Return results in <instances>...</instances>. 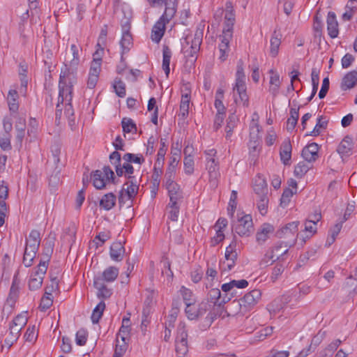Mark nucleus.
Here are the masks:
<instances>
[{"mask_svg":"<svg viewBox=\"0 0 357 357\" xmlns=\"http://www.w3.org/2000/svg\"><path fill=\"white\" fill-rule=\"evenodd\" d=\"M79 47L75 44L71 45V54L66 56L64 66L61 70L59 82L61 84L76 83L77 67L79 64Z\"/></svg>","mask_w":357,"mask_h":357,"instance_id":"obj_1","label":"nucleus"},{"mask_svg":"<svg viewBox=\"0 0 357 357\" xmlns=\"http://www.w3.org/2000/svg\"><path fill=\"white\" fill-rule=\"evenodd\" d=\"M202 39L203 29L197 28L194 35H187L182 42V50L186 58V63L190 66L194 65L197 61Z\"/></svg>","mask_w":357,"mask_h":357,"instance_id":"obj_2","label":"nucleus"},{"mask_svg":"<svg viewBox=\"0 0 357 357\" xmlns=\"http://www.w3.org/2000/svg\"><path fill=\"white\" fill-rule=\"evenodd\" d=\"M298 221H294L287 224L281 229L277 231V236L282 238H287L284 242V250L282 253H287L289 248L294 245L297 240L300 239V234H297L298 230Z\"/></svg>","mask_w":357,"mask_h":357,"instance_id":"obj_3","label":"nucleus"},{"mask_svg":"<svg viewBox=\"0 0 357 357\" xmlns=\"http://www.w3.org/2000/svg\"><path fill=\"white\" fill-rule=\"evenodd\" d=\"M51 155L49 156L48 165L54 168L53 174L50 178V185L53 187L56 186L59 182V174L61 167L60 163V155L61 153V146L59 143H54L51 146Z\"/></svg>","mask_w":357,"mask_h":357,"instance_id":"obj_4","label":"nucleus"},{"mask_svg":"<svg viewBox=\"0 0 357 357\" xmlns=\"http://www.w3.org/2000/svg\"><path fill=\"white\" fill-rule=\"evenodd\" d=\"M139 181L133 176H128V181L123 185L119 195V204L122 206L128 201L132 199L137 195L139 190Z\"/></svg>","mask_w":357,"mask_h":357,"instance_id":"obj_5","label":"nucleus"},{"mask_svg":"<svg viewBox=\"0 0 357 357\" xmlns=\"http://www.w3.org/2000/svg\"><path fill=\"white\" fill-rule=\"evenodd\" d=\"M74 84L68 83L61 84L59 82V96L61 98V102H65L64 114L70 121H74L72 119L74 116V109L71 104Z\"/></svg>","mask_w":357,"mask_h":357,"instance_id":"obj_6","label":"nucleus"},{"mask_svg":"<svg viewBox=\"0 0 357 357\" xmlns=\"http://www.w3.org/2000/svg\"><path fill=\"white\" fill-rule=\"evenodd\" d=\"M91 178L93 186L98 190L103 189L107 182L116 183L114 172L109 166H104L102 170H96L92 172Z\"/></svg>","mask_w":357,"mask_h":357,"instance_id":"obj_7","label":"nucleus"},{"mask_svg":"<svg viewBox=\"0 0 357 357\" xmlns=\"http://www.w3.org/2000/svg\"><path fill=\"white\" fill-rule=\"evenodd\" d=\"M187 338L188 333L185 328V324L183 322H180L177 328L175 344L177 357H185L188 351Z\"/></svg>","mask_w":357,"mask_h":357,"instance_id":"obj_8","label":"nucleus"},{"mask_svg":"<svg viewBox=\"0 0 357 357\" xmlns=\"http://www.w3.org/2000/svg\"><path fill=\"white\" fill-rule=\"evenodd\" d=\"M236 246V243L233 241L226 248L225 260L220 263V269L222 274L231 271L234 267L238 258Z\"/></svg>","mask_w":357,"mask_h":357,"instance_id":"obj_9","label":"nucleus"},{"mask_svg":"<svg viewBox=\"0 0 357 357\" xmlns=\"http://www.w3.org/2000/svg\"><path fill=\"white\" fill-rule=\"evenodd\" d=\"M261 293L259 289H253L247 293L238 301L240 311L245 313L251 310L260 300Z\"/></svg>","mask_w":357,"mask_h":357,"instance_id":"obj_10","label":"nucleus"},{"mask_svg":"<svg viewBox=\"0 0 357 357\" xmlns=\"http://www.w3.org/2000/svg\"><path fill=\"white\" fill-rule=\"evenodd\" d=\"M47 270L45 261H40L36 271L31 275L29 280V288L31 291L37 290L42 286L44 276Z\"/></svg>","mask_w":357,"mask_h":357,"instance_id":"obj_11","label":"nucleus"},{"mask_svg":"<svg viewBox=\"0 0 357 357\" xmlns=\"http://www.w3.org/2000/svg\"><path fill=\"white\" fill-rule=\"evenodd\" d=\"M224 18V28L222 34L227 35V37L231 36H233V28L236 20L233 5L230 1L227 2L225 4V13Z\"/></svg>","mask_w":357,"mask_h":357,"instance_id":"obj_12","label":"nucleus"},{"mask_svg":"<svg viewBox=\"0 0 357 357\" xmlns=\"http://www.w3.org/2000/svg\"><path fill=\"white\" fill-rule=\"evenodd\" d=\"M235 232L241 236H249L253 231V223L251 215H245L238 220L234 226Z\"/></svg>","mask_w":357,"mask_h":357,"instance_id":"obj_13","label":"nucleus"},{"mask_svg":"<svg viewBox=\"0 0 357 357\" xmlns=\"http://www.w3.org/2000/svg\"><path fill=\"white\" fill-rule=\"evenodd\" d=\"M122 37L120 45L122 49V54L127 53L132 45V37L130 32V24L127 20L125 23L122 24Z\"/></svg>","mask_w":357,"mask_h":357,"instance_id":"obj_14","label":"nucleus"},{"mask_svg":"<svg viewBox=\"0 0 357 357\" xmlns=\"http://www.w3.org/2000/svg\"><path fill=\"white\" fill-rule=\"evenodd\" d=\"M231 297L227 294H221V291L218 288H212L208 293V300L213 303L214 307H220L222 305L229 302Z\"/></svg>","mask_w":357,"mask_h":357,"instance_id":"obj_15","label":"nucleus"},{"mask_svg":"<svg viewBox=\"0 0 357 357\" xmlns=\"http://www.w3.org/2000/svg\"><path fill=\"white\" fill-rule=\"evenodd\" d=\"M234 91H236L239 96V99L235 98V102L238 103H242L243 106L248 107L249 99L246 93L245 82H236L235 86H234Z\"/></svg>","mask_w":357,"mask_h":357,"instance_id":"obj_16","label":"nucleus"},{"mask_svg":"<svg viewBox=\"0 0 357 357\" xmlns=\"http://www.w3.org/2000/svg\"><path fill=\"white\" fill-rule=\"evenodd\" d=\"M327 30L329 36L331 38H335L339 34L338 22L336 19V15L333 12H328L327 16Z\"/></svg>","mask_w":357,"mask_h":357,"instance_id":"obj_17","label":"nucleus"},{"mask_svg":"<svg viewBox=\"0 0 357 357\" xmlns=\"http://www.w3.org/2000/svg\"><path fill=\"white\" fill-rule=\"evenodd\" d=\"M40 241L41 238L39 231L33 229L26 239L25 248L38 251L40 245Z\"/></svg>","mask_w":357,"mask_h":357,"instance_id":"obj_18","label":"nucleus"},{"mask_svg":"<svg viewBox=\"0 0 357 357\" xmlns=\"http://www.w3.org/2000/svg\"><path fill=\"white\" fill-rule=\"evenodd\" d=\"M291 150L292 146L289 139H285L281 144L280 151V159L284 165H288L290 164V160L291 158Z\"/></svg>","mask_w":357,"mask_h":357,"instance_id":"obj_19","label":"nucleus"},{"mask_svg":"<svg viewBox=\"0 0 357 357\" xmlns=\"http://www.w3.org/2000/svg\"><path fill=\"white\" fill-rule=\"evenodd\" d=\"M274 231L273 225L268 223L263 224L256 234V240L259 244H263Z\"/></svg>","mask_w":357,"mask_h":357,"instance_id":"obj_20","label":"nucleus"},{"mask_svg":"<svg viewBox=\"0 0 357 357\" xmlns=\"http://www.w3.org/2000/svg\"><path fill=\"white\" fill-rule=\"evenodd\" d=\"M318 144L313 142L306 146L302 151V156L308 162H314L318 158Z\"/></svg>","mask_w":357,"mask_h":357,"instance_id":"obj_21","label":"nucleus"},{"mask_svg":"<svg viewBox=\"0 0 357 357\" xmlns=\"http://www.w3.org/2000/svg\"><path fill=\"white\" fill-rule=\"evenodd\" d=\"M304 230L300 234V240L301 241V245L305 243V242L310 239L314 234L317 233V224L312 221L305 220Z\"/></svg>","mask_w":357,"mask_h":357,"instance_id":"obj_22","label":"nucleus"},{"mask_svg":"<svg viewBox=\"0 0 357 357\" xmlns=\"http://www.w3.org/2000/svg\"><path fill=\"white\" fill-rule=\"evenodd\" d=\"M357 84V71L352 70L347 73L342 78L341 82V89L347 91L354 88Z\"/></svg>","mask_w":357,"mask_h":357,"instance_id":"obj_23","label":"nucleus"},{"mask_svg":"<svg viewBox=\"0 0 357 357\" xmlns=\"http://www.w3.org/2000/svg\"><path fill=\"white\" fill-rule=\"evenodd\" d=\"M166 24L162 20H158L153 25L151 31V40L153 42L158 43L161 40L165 31Z\"/></svg>","mask_w":357,"mask_h":357,"instance_id":"obj_24","label":"nucleus"},{"mask_svg":"<svg viewBox=\"0 0 357 357\" xmlns=\"http://www.w3.org/2000/svg\"><path fill=\"white\" fill-rule=\"evenodd\" d=\"M353 147L352 138L349 136H346L341 141L339 146H337V151L341 155L342 158L344 156H348L351 154Z\"/></svg>","mask_w":357,"mask_h":357,"instance_id":"obj_25","label":"nucleus"},{"mask_svg":"<svg viewBox=\"0 0 357 357\" xmlns=\"http://www.w3.org/2000/svg\"><path fill=\"white\" fill-rule=\"evenodd\" d=\"M124 253L125 248L121 242H114L110 246L109 255L112 260L121 261Z\"/></svg>","mask_w":357,"mask_h":357,"instance_id":"obj_26","label":"nucleus"},{"mask_svg":"<svg viewBox=\"0 0 357 357\" xmlns=\"http://www.w3.org/2000/svg\"><path fill=\"white\" fill-rule=\"evenodd\" d=\"M166 7L164 13L159 20H162L165 23H168L174 16L176 11L177 0H169L168 3H165Z\"/></svg>","mask_w":357,"mask_h":357,"instance_id":"obj_27","label":"nucleus"},{"mask_svg":"<svg viewBox=\"0 0 357 357\" xmlns=\"http://www.w3.org/2000/svg\"><path fill=\"white\" fill-rule=\"evenodd\" d=\"M172 185H170L166 188L168 191L169 202H171V204H176V203H179L182 201L183 195L180 186L178 184Z\"/></svg>","mask_w":357,"mask_h":357,"instance_id":"obj_28","label":"nucleus"},{"mask_svg":"<svg viewBox=\"0 0 357 357\" xmlns=\"http://www.w3.org/2000/svg\"><path fill=\"white\" fill-rule=\"evenodd\" d=\"M253 190L257 197L268 195V188L266 180L261 176L255 178L254 181Z\"/></svg>","mask_w":357,"mask_h":357,"instance_id":"obj_29","label":"nucleus"},{"mask_svg":"<svg viewBox=\"0 0 357 357\" xmlns=\"http://www.w3.org/2000/svg\"><path fill=\"white\" fill-rule=\"evenodd\" d=\"M93 285L98 289V297L109 298L112 294V290L107 287L102 279H94Z\"/></svg>","mask_w":357,"mask_h":357,"instance_id":"obj_30","label":"nucleus"},{"mask_svg":"<svg viewBox=\"0 0 357 357\" xmlns=\"http://www.w3.org/2000/svg\"><path fill=\"white\" fill-rule=\"evenodd\" d=\"M221 43L219 45V51L220 55L219 59L221 61H225L227 57V53L229 50V44L232 38V36L227 37V35L222 34L220 36Z\"/></svg>","mask_w":357,"mask_h":357,"instance_id":"obj_31","label":"nucleus"},{"mask_svg":"<svg viewBox=\"0 0 357 357\" xmlns=\"http://www.w3.org/2000/svg\"><path fill=\"white\" fill-rule=\"evenodd\" d=\"M119 275V268L115 266L107 268L102 274V276L95 278L94 279H102V282H114Z\"/></svg>","mask_w":357,"mask_h":357,"instance_id":"obj_32","label":"nucleus"},{"mask_svg":"<svg viewBox=\"0 0 357 357\" xmlns=\"http://www.w3.org/2000/svg\"><path fill=\"white\" fill-rule=\"evenodd\" d=\"M19 282L14 279L12 282V285L10 289L8 296L6 299V305L12 307L16 302L19 296Z\"/></svg>","mask_w":357,"mask_h":357,"instance_id":"obj_33","label":"nucleus"},{"mask_svg":"<svg viewBox=\"0 0 357 357\" xmlns=\"http://www.w3.org/2000/svg\"><path fill=\"white\" fill-rule=\"evenodd\" d=\"M116 201V197L114 193L105 194L100 201V206L106 211H109L115 206Z\"/></svg>","mask_w":357,"mask_h":357,"instance_id":"obj_34","label":"nucleus"},{"mask_svg":"<svg viewBox=\"0 0 357 357\" xmlns=\"http://www.w3.org/2000/svg\"><path fill=\"white\" fill-rule=\"evenodd\" d=\"M172 51L168 46L164 45L162 50V69L165 73L166 77H168L170 72L169 63L172 57Z\"/></svg>","mask_w":357,"mask_h":357,"instance_id":"obj_35","label":"nucleus"},{"mask_svg":"<svg viewBox=\"0 0 357 357\" xmlns=\"http://www.w3.org/2000/svg\"><path fill=\"white\" fill-rule=\"evenodd\" d=\"M312 167L311 162H308L305 160L299 162L294 168V175L296 177L302 178Z\"/></svg>","mask_w":357,"mask_h":357,"instance_id":"obj_36","label":"nucleus"},{"mask_svg":"<svg viewBox=\"0 0 357 357\" xmlns=\"http://www.w3.org/2000/svg\"><path fill=\"white\" fill-rule=\"evenodd\" d=\"M20 331H21L15 326L10 325L8 335L4 340L5 344L8 346V348H10L14 342L17 341L20 336Z\"/></svg>","mask_w":357,"mask_h":357,"instance_id":"obj_37","label":"nucleus"},{"mask_svg":"<svg viewBox=\"0 0 357 357\" xmlns=\"http://www.w3.org/2000/svg\"><path fill=\"white\" fill-rule=\"evenodd\" d=\"M18 93L16 90H10L8 94V103L9 109L11 112H16L19 108V104L17 102Z\"/></svg>","mask_w":357,"mask_h":357,"instance_id":"obj_38","label":"nucleus"},{"mask_svg":"<svg viewBox=\"0 0 357 357\" xmlns=\"http://www.w3.org/2000/svg\"><path fill=\"white\" fill-rule=\"evenodd\" d=\"M105 309V303L104 301H100L93 309L91 319L93 324H98L99 320L102 316L103 312Z\"/></svg>","mask_w":357,"mask_h":357,"instance_id":"obj_39","label":"nucleus"},{"mask_svg":"<svg viewBox=\"0 0 357 357\" xmlns=\"http://www.w3.org/2000/svg\"><path fill=\"white\" fill-rule=\"evenodd\" d=\"M190 100V95L188 93L182 95L180 104V113L178 115L181 116L183 119H185L188 115Z\"/></svg>","mask_w":357,"mask_h":357,"instance_id":"obj_40","label":"nucleus"},{"mask_svg":"<svg viewBox=\"0 0 357 357\" xmlns=\"http://www.w3.org/2000/svg\"><path fill=\"white\" fill-rule=\"evenodd\" d=\"M280 43L281 40L279 34L274 31L271 38L270 54L272 56L275 57L278 55Z\"/></svg>","mask_w":357,"mask_h":357,"instance_id":"obj_41","label":"nucleus"},{"mask_svg":"<svg viewBox=\"0 0 357 357\" xmlns=\"http://www.w3.org/2000/svg\"><path fill=\"white\" fill-rule=\"evenodd\" d=\"M181 293L183 296V301L187 306L193 305L196 303V298L189 289L182 287L181 289Z\"/></svg>","mask_w":357,"mask_h":357,"instance_id":"obj_42","label":"nucleus"},{"mask_svg":"<svg viewBox=\"0 0 357 357\" xmlns=\"http://www.w3.org/2000/svg\"><path fill=\"white\" fill-rule=\"evenodd\" d=\"M328 121L323 116H320L317 119V122L313 130L308 135L311 136H318L321 133V129H326L327 127Z\"/></svg>","mask_w":357,"mask_h":357,"instance_id":"obj_43","label":"nucleus"},{"mask_svg":"<svg viewBox=\"0 0 357 357\" xmlns=\"http://www.w3.org/2000/svg\"><path fill=\"white\" fill-rule=\"evenodd\" d=\"M116 347L113 357H123L128 349V342L116 339Z\"/></svg>","mask_w":357,"mask_h":357,"instance_id":"obj_44","label":"nucleus"},{"mask_svg":"<svg viewBox=\"0 0 357 357\" xmlns=\"http://www.w3.org/2000/svg\"><path fill=\"white\" fill-rule=\"evenodd\" d=\"M37 252L38 251H34L33 250L24 249L22 262L26 267H30L32 266Z\"/></svg>","mask_w":357,"mask_h":357,"instance_id":"obj_45","label":"nucleus"},{"mask_svg":"<svg viewBox=\"0 0 357 357\" xmlns=\"http://www.w3.org/2000/svg\"><path fill=\"white\" fill-rule=\"evenodd\" d=\"M123 131L126 133L136 132L137 126L132 119L130 118H123L121 121Z\"/></svg>","mask_w":357,"mask_h":357,"instance_id":"obj_46","label":"nucleus"},{"mask_svg":"<svg viewBox=\"0 0 357 357\" xmlns=\"http://www.w3.org/2000/svg\"><path fill=\"white\" fill-rule=\"evenodd\" d=\"M206 169L208 171L210 177L215 178L218 169V162L215 158H207Z\"/></svg>","mask_w":357,"mask_h":357,"instance_id":"obj_47","label":"nucleus"},{"mask_svg":"<svg viewBox=\"0 0 357 357\" xmlns=\"http://www.w3.org/2000/svg\"><path fill=\"white\" fill-rule=\"evenodd\" d=\"M237 121V118L234 114L229 116L227 121V126L225 127L226 138L229 139L232 135L233 129L235 128Z\"/></svg>","mask_w":357,"mask_h":357,"instance_id":"obj_48","label":"nucleus"},{"mask_svg":"<svg viewBox=\"0 0 357 357\" xmlns=\"http://www.w3.org/2000/svg\"><path fill=\"white\" fill-rule=\"evenodd\" d=\"M123 159L128 162H134L142 165L145 160L141 154L126 153L123 156Z\"/></svg>","mask_w":357,"mask_h":357,"instance_id":"obj_49","label":"nucleus"},{"mask_svg":"<svg viewBox=\"0 0 357 357\" xmlns=\"http://www.w3.org/2000/svg\"><path fill=\"white\" fill-rule=\"evenodd\" d=\"M257 208L261 215H265L267 213V208L268 204V198L267 195L257 197Z\"/></svg>","mask_w":357,"mask_h":357,"instance_id":"obj_50","label":"nucleus"},{"mask_svg":"<svg viewBox=\"0 0 357 357\" xmlns=\"http://www.w3.org/2000/svg\"><path fill=\"white\" fill-rule=\"evenodd\" d=\"M284 250V242L283 241L278 242L273 248L272 256L271 257V258L273 259L274 257H275V259H280L281 257L286 254L282 253Z\"/></svg>","mask_w":357,"mask_h":357,"instance_id":"obj_51","label":"nucleus"},{"mask_svg":"<svg viewBox=\"0 0 357 357\" xmlns=\"http://www.w3.org/2000/svg\"><path fill=\"white\" fill-rule=\"evenodd\" d=\"M184 172L188 175H191L194 172V160L192 156L184 157L183 160Z\"/></svg>","mask_w":357,"mask_h":357,"instance_id":"obj_52","label":"nucleus"},{"mask_svg":"<svg viewBox=\"0 0 357 357\" xmlns=\"http://www.w3.org/2000/svg\"><path fill=\"white\" fill-rule=\"evenodd\" d=\"M87 337H88L87 331L84 328L79 329L76 333V335H75L76 344L79 346L84 345L86 342Z\"/></svg>","mask_w":357,"mask_h":357,"instance_id":"obj_53","label":"nucleus"},{"mask_svg":"<svg viewBox=\"0 0 357 357\" xmlns=\"http://www.w3.org/2000/svg\"><path fill=\"white\" fill-rule=\"evenodd\" d=\"M51 296L52 294L50 293L47 291L45 293L40 303V308L41 310L45 311L52 305V299Z\"/></svg>","mask_w":357,"mask_h":357,"instance_id":"obj_54","label":"nucleus"},{"mask_svg":"<svg viewBox=\"0 0 357 357\" xmlns=\"http://www.w3.org/2000/svg\"><path fill=\"white\" fill-rule=\"evenodd\" d=\"M168 208H169L168 218L172 221H177L180 208L178 203L171 204V202H169Z\"/></svg>","mask_w":357,"mask_h":357,"instance_id":"obj_55","label":"nucleus"},{"mask_svg":"<svg viewBox=\"0 0 357 357\" xmlns=\"http://www.w3.org/2000/svg\"><path fill=\"white\" fill-rule=\"evenodd\" d=\"M27 322V318L25 315L19 314L13 320L12 324H10L13 326H15L20 331L22 328L26 325Z\"/></svg>","mask_w":357,"mask_h":357,"instance_id":"obj_56","label":"nucleus"},{"mask_svg":"<svg viewBox=\"0 0 357 357\" xmlns=\"http://www.w3.org/2000/svg\"><path fill=\"white\" fill-rule=\"evenodd\" d=\"M176 170L167 168L165 172V186L166 188L173 185L172 184H177L174 182Z\"/></svg>","mask_w":357,"mask_h":357,"instance_id":"obj_57","label":"nucleus"},{"mask_svg":"<svg viewBox=\"0 0 357 357\" xmlns=\"http://www.w3.org/2000/svg\"><path fill=\"white\" fill-rule=\"evenodd\" d=\"M114 88L115 93L119 97L123 98L126 96V86L121 80H116Z\"/></svg>","mask_w":357,"mask_h":357,"instance_id":"obj_58","label":"nucleus"},{"mask_svg":"<svg viewBox=\"0 0 357 357\" xmlns=\"http://www.w3.org/2000/svg\"><path fill=\"white\" fill-rule=\"evenodd\" d=\"M342 227V222H338L336 225H335L333 227V228L331 229L330 231H331V238H328L327 240V243H328L329 245L335 241V238L340 233Z\"/></svg>","mask_w":357,"mask_h":357,"instance_id":"obj_59","label":"nucleus"},{"mask_svg":"<svg viewBox=\"0 0 357 357\" xmlns=\"http://www.w3.org/2000/svg\"><path fill=\"white\" fill-rule=\"evenodd\" d=\"M294 192L292 190L289 188H286L282 195L281 199H280V205L283 207H285L290 202L291 197L294 195Z\"/></svg>","mask_w":357,"mask_h":357,"instance_id":"obj_60","label":"nucleus"},{"mask_svg":"<svg viewBox=\"0 0 357 357\" xmlns=\"http://www.w3.org/2000/svg\"><path fill=\"white\" fill-rule=\"evenodd\" d=\"M250 68L252 71V79L255 82H258L259 79V65L257 63V59H254L251 65H250Z\"/></svg>","mask_w":357,"mask_h":357,"instance_id":"obj_61","label":"nucleus"},{"mask_svg":"<svg viewBox=\"0 0 357 357\" xmlns=\"http://www.w3.org/2000/svg\"><path fill=\"white\" fill-rule=\"evenodd\" d=\"M319 72L316 68H312L311 73L312 90L314 93H317L319 83Z\"/></svg>","mask_w":357,"mask_h":357,"instance_id":"obj_62","label":"nucleus"},{"mask_svg":"<svg viewBox=\"0 0 357 357\" xmlns=\"http://www.w3.org/2000/svg\"><path fill=\"white\" fill-rule=\"evenodd\" d=\"M26 341L32 342L37 338L36 328L35 326L29 327L24 334Z\"/></svg>","mask_w":357,"mask_h":357,"instance_id":"obj_63","label":"nucleus"},{"mask_svg":"<svg viewBox=\"0 0 357 357\" xmlns=\"http://www.w3.org/2000/svg\"><path fill=\"white\" fill-rule=\"evenodd\" d=\"M323 29V24L321 18L317 14L314 17L313 29L315 32V36H321Z\"/></svg>","mask_w":357,"mask_h":357,"instance_id":"obj_64","label":"nucleus"}]
</instances>
